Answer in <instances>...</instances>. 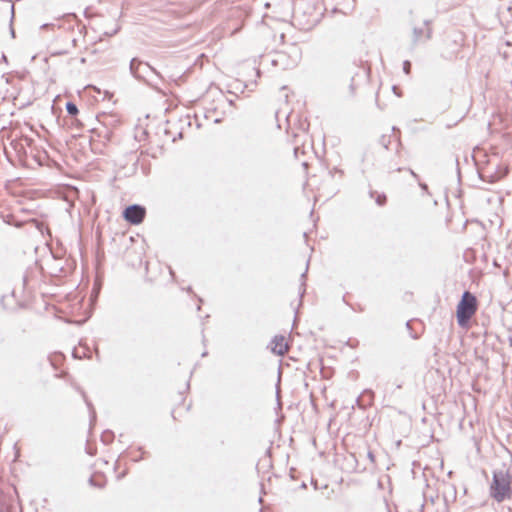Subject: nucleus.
I'll return each mask as SVG.
<instances>
[{"label":"nucleus","instance_id":"1","mask_svg":"<svg viewBox=\"0 0 512 512\" xmlns=\"http://www.w3.org/2000/svg\"><path fill=\"white\" fill-rule=\"evenodd\" d=\"M489 493L498 503L512 499V473L505 466L493 471Z\"/></svg>","mask_w":512,"mask_h":512},{"label":"nucleus","instance_id":"2","mask_svg":"<svg viewBox=\"0 0 512 512\" xmlns=\"http://www.w3.org/2000/svg\"><path fill=\"white\" fill-rule=\"evenodd\" d=\"M476 311V297L469 291H465L457 305L456 317L458 325L462 328H466L471 317L475 314Z\"/></svg>","mask_w":512,"mask_h":512},{"label":"nucleus","instance_id":"3","mask_svg":"<svg viewBox=\"0 0 512 512\" xmlns=\"http://www.w3.org/2000/svg\"><path fill=\"white\" fill-rule=\"evenodd\" d=\"M146 215L145 207L133 204L126 207L123 211V218L130 224L138 225L143 222Z\"/></svg>","mask_w":512,"mask_h":512},{"label":"nucleus","instance_id":"4","mask_svg":"<svg viewBox=\"0 0 512 512\" xmlns=\"http://www.w3.org/2000/svg\"><path fill=\"white\" fill-rule=\"evenodd\" d=\"M129 69L131 74L137 79H145L148 73H154L157 76L159 75V73L148 63H143L137 58H133L130 61Z\"/></svg>","mask_w":512,"mask_h":512},{"label":"nucleus","instance_id":"5","mask_svg":"<svg viewBox=\"0 0 512 512\" xmlns=\"http://www.w3.org/2000/svg\"><path fill=\"white\" fill-rule=\"evenodd\" d=\"M425 28L413 26L412 30V45L415 46L422 40H430L432 38V28L430 20H424Z\"/></svg>","mask_w":512,"mask_h":512},{"label":"nucleus","instance_id":"6","mask_svg":"<svg viewBox=\"0 0 512 512\" xmlns=\"http://www.w3.org/2000/svg\"><path fill=\"white\" fill-rule=\"evenodd\" d=\"M271 350L274 354L283 356L288 351V344L283 336H275L271 341Z\"/></svg>","mask_w":512,"mask_h":512},{"label":"nucleus","instance_id":"7","mask_svg":"<svg viewBox=\"0 0 512 512\" xmlns=\"http://www.w3.org/2000/svg\"><path fill=\"white\" fill-rule=\"evenodd\" d=\"M359 70H360V67H358V66H357V65H355V64L350 65V66L348 67V69H347V74H348L349 76H351V78H350L351 83H350V86H349V88H350V94H351V95H353V94H354V92H355L354 80H355V76L358 74V71H359Z\"/></svg>","mask_w":512,"mask_h":512},{"label":"nucleus","instance_id":"8","mask_svg":"<svg viewBox=\"0 0 512 512\" xmlns=\"http://www.w3.org/2000/svg\"><path fill=\"white\" fill-rule=\"evenodd\" d=\"M365 456L367 458V460L369 461L370 463V468H373L375 466V463H376V460H375V455L374 453L370 450V449H367L366 452H365ZM369 469V466L365 465L362 469H360L359 471H365Z\"/></svg>","mask_w":512,"mask_h":512},{"label":"nucleus","instance_id":"9","mask_svg":"<svg viewBox=\"0 0 512 512\" xmlns=\"http://www.w3.org/2000/svg\"><path fill=\"white\" fill-rule=\"evenodd\" d=\"M66 111L69 115L75 116L78 114V108L77 105L73 102H67L66 103Z\"/></svg>","mask_w":512,"mask_h":512},{"label":"nucleus","instance_id":"10","mask_svg":"<svg viewBox=\"0 0 512 512\" xmlns=\"http://www.w3.org/2000/svg\"><path fill=\"white\" fill-rule=\"evenodd\" d=\"M306 277V271L304 273L301 274V284H300V297H303L304 293H305V279Z\"/></svg>","mask_w":512,"mask_h":512},{"label":"nucleus","instance_id":"11","mask_svg":"<svg viewBox=\"0 0 512 512\" xmlns=\"http://www.w3.org/2000/svg\"><path fill=\"white\" fill-rule=\"evenodd\" d=\"M410 69H411V63H410V61L405 60V61L403 62V71H404V73H405V74H407V75H408V74H410Z\"/></svg>","mask_w":512,"mask_h":512},{"label":"nucleus","instance_id":"12","mask_svg":"<svg viewBox=\"0 0 512 512\" xmlns=\"http://www.w3.org/2000/svg\"><path fill=\"white\" fill-rule=\"evenodd\" d=\"M386 202V195L382 194V195H378L377 199H376V203L380 206L384 205Z\"/></svg>","mask_w":512,"mask_h":512},{"label":"nucleus","instance_id":"13","mask_svg":"<svg viewBox=\"0 0 512 512\" xmlns=\"http://www.w3.org/2000/svg\"><path fill=\"white\" fill-rule=\"evenodd\" d=\"M506 173H507V170H505V171H503V172H501V173L496 174V175L494 176L493 181H495V180H498V179L502 178L503 176H505V175H506Z\"/></svg>","mask_w":512,"mask_h":512},{"label":"nucleus","instance_id":"14","mask_svg":"<svg viewBox=\"0 0 512 512\" xmlns=\"http://www.w3.org/2000/svg\"><path fill=\"white\" fill-rule=\"evenodd\" d=\"M508 342L510 347L512 348V330H509L508 332Z\"/></svg>","mask_w":512,"mask_h":512},{"label":"nucleus","instance_id":"15","mask_svg":"<svg viewBox=\"0 0 512 512\" xmlns=\"http://www.w3.org/2000/svg\"><path fill=\"white\" fill-rule=\"evenodd\" d=\"M409 171H410L411 175H413V177L418 178V175L413 170H409Z\"/></svg>","mask_w":512,"mask_h":512},{"label":"nucleus","instance_id":"16","mask_svg":"<svg viewBox=\"0 0 512 512\" xmlns=\"http://www.w3.org/2000/svg\"><path fill=\"white\" fill-rule=\"evenodd\" d=\"M89 482H90V484H91V485H93V486H95V485H96V484L94 483V479H93V477H91V478L89 479Z\"/></svg>","mask_w":512,"mask_h":512},{"label":"nucleus","instance_id":"17","mask_svg":"<svg viewBox=\"0 0 512 512\" xmlns=\"http://www.w3.org/2000/svg\"><path fill=\"white\" fill-rule=\"evenodd\" d=\"M299 149H300L299 147H295V148H294V154H295L296 156H297V153H298Z\"/></svg>","mask_w":512,"mask_h":512},{"label":"nucleus","instance_id":"18","mask_svg":"<svg viewBox=\"0 0 512 512\" xmlns=\"http://www.w3.org/2000/svg\"><path fill=\"white\" fill-rule=\"evenodd\" d=\"M2 61H7V57L3 54L2 57H1Z\"/></svg>","mask_w":512,"mask_h":512},{"label":"nucleus","instance_id":"19","mask_svg":"<svg viewBox=\"0 0 512 512\" xmlns=\"http://www.w3.org/2000/svg\"><path fill=\"white\" fill-rule=\"evenodd\" d=\"M11 11H12V17H13L14 16V5H12Z\"/></svg>","mask_w":512,"mask_h":512},{"label":"nucleus","instance_id":"20","mask_svg":"<svg viewBox=\"0 0 512 512\" xmlns=\"http://www.w3.org/2000/svg\"><path fill=\"white\" fill-rule=\"evenodd\" d=\"M76 42H77V40H76V39H73L72 44L75 46V45H76Z\"/></svg>","mask_w":512,"mask_h":512},{"label":"nucleus","instance_id":"21","mask_svg":"<svg viewBox=\"0 0 512 512\" xmlns=\"http://www.w3.org/2000/svg\"><path fill=\"white\" fill-rule=\"evenodd\" d=\"M421 187H422L423 189H426V188H427L426 184H421Z\"/></svg>","mask_w":512,"mask_h":512},{"label":"nucleus","instance_id":"22","mask_svg":"<svg viewBox=\"0 0 512 512\" xmlns=\"http://www.w3.org/2000/svg\"><path fill=\"white\" fill-rule=\"evenodd\" d=\"M407 328H410V321L406 323Z\"/></svg>","mask_w":512,"mask_h":512},{"label":"nucleus","instance_id":"23","mask_svg":"<svg viewBox=\"0 0 512 512\" xmlns=\"http://www.w3.org/2000/svg\"><path fill=\"white\" fill-rule=\"evenodd\" d=\"M10 34H12V36H14V30L13 29H11Z\"/></svg>","mask_w":512,"mask_h":512}]
</instances>
